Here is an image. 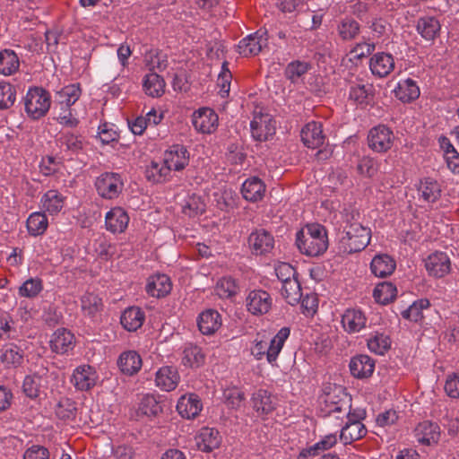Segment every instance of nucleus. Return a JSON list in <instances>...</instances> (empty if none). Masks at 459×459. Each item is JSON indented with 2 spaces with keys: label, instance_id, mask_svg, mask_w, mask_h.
Returning a JSON list of instances; mask_svg holds the SVG:
<instances>
[{
  "label": "nucleus",
  "instance_id": "f257e3e1",
  "mask_svg": "<svg viewBox=\"0 0 459 459\" xmlns=\"http://www.w3.org/2000/svg\"><path fill=\"white\" fill-rule=\"evenodd\" d=\"M359 217L355 210L345 215V225L339 239V249L343 253L360 252L370 243L371 230L359 221Z\"/></svg>",
  "mask_w": 459,
  "mask_h": 459
},
{
  "label": "nucleus",
  "instance_id": "f03ea898",
  "mask_svg": "<svg viewBox=\"0 0 459 459\" xmlns=\"http://www.w3.org/2000/svg\"><path fill=\"white\" fill-rule=\"evenodd\" d=\"M296 246L299 250L307 256H318L328 248L326 229L320 224L313 223L296 234Z\"/></svg>",
  "mask_w": 459,
  "mask_h": 459
},
{
  "label": "nucleus",
  "instance_id": "7ed1b4c3",
  "mask_svg": "<svg viewBox=\"0 0 459 459\" xmlns=\"http://www.w3.org/2000/svg\"><path fill=\"white\" fill-rule=\"evenodd\" d=\"M290 330L289 327L281 328L271 340H268L264 335L258 333L253 341V344L250 349L251 354L257 360L264 359L265 356L268 363L274 365L285 342L290 336Z\"/></svg>",
  "mask_w": 459,
  "mask_h": 459
},
{
  "label": "nucleus",
  "instance_id": "20e7f679",
  "mask_svg": "<svg viewBox=\"0 0 459 459\" xmlns=\"http://www.w3.org/2000/svg\"><path fill=\"white\" fill-rule=\"evenodd\" d=\"M342 397L333 392L325 394L320 397V415L322 417L334 416L342 421L346 411L349 409L347 394L341 389L338 390Z\"/></svg>",
  "mask_w": 459,
  "mask_h": 459
},
{
  "label": "nucleus",
  "instance_id": "39448f33",
  "mask_svg": "<svg viewBox=\"0 0 459 459\" xmlns=\"http://www.w3.org/2000/svg\"><path fill=\"white\" fill-rule=\"evenodd\" d=\"M49 93L42 88L30 89L24 98L25 111L32 119L44 117L50 108Z\"/></svg>",
  "mask_w": 459,
  "mask_h": 459
},
{
  "label": "nucleus",
  "instance_id": "423d86ee",
  "mask_svg": "<svg viewBox=\"0 0 459 459\" xmlns=\"http://www.w3.org/2000/svg\"><path fill=\"white\" fill-rule=\"evenodd\" d=\"M394 135L385 125H378L370 129L368 135V147L376 152H386L393 146Z\"/></svg>",
  "mask_w": 459,
  "mask_h": 459
},
{
  "label": "nucleus",
  "instance_id": "0eeeda50",
  "mask_svg": "<svg viewBox=\"0 0 459 459\" xmlns=\"http://www.w3.org/2000/svg\"><path fill=\"white\" fill-rule=\"evenodd\" d=\"M247 243L253 255H266L274 248L275 241L270 231L264 229H256L250 233Z\"/></svg>",
  "mask_w": 459,
  "mask_h": 459
},
{
  "label": "nucleus",
  "instance_id": "6e6552de",
  "mask_svg": "<svg viewBox=\"0 0 459 459\" xmlns=\"http://www.w3.org/2000/svg\"><path fill=\"white\" fill-rule=\"evenodd\" d=\"M218 115L209 108H201L192 115L194 128L202 134H212L218 127Z\"/></svg>",
  "mask_w": 459,
  "mask_h": 459
},
{
  "label": "nucleus",
  "instance_id": "1a4fd4ad",
  "mask_svg": "<svg viewBox=\"0 0 459 459\" xmlns=\"http://www.w3.org/2000/svg\"><path fill=\"white\" fill-rule=\"evenodd\" d=\"M163 162L171 172L180 171L189 163V152L181 144H173L163 154Z\"/></svg>",
  "mask_w": 459,
  "mask_h": 459
},
{
  "label": "nucleus",
  "instance_id": "9d476101",
  "mask_svg": "<svg viewBox=\"0 0 459 459\" xmlns=\"http://www.w3.org/2000/svg\"><path fill=\"white\" fill-rule=\"evenodd\" d=\"M275 122L268 114L255 115L250 123L252 137L258 142L267 141L275 134Z\"/></svg>",
  "mask_w": 459,
  "mask_h": 459
},
{
  "label": "nucleus",
  "instance_id": "9b49d317",
  "mask_svg": "<svg viewBox=\"0 0 459 459\" xmlns=\"http://www.w3.org/2000/svg\"><path fill=\"white\" fill-rule=\"evenodd\" d=\"M425 268L430 276L443 278L451 271L450 257L445 252H434L425 260Z\"/></svg>",
  "mask_w": 459,
  "mask_h": 459
},
{
  "label": "nucleus",
  "instance_id": "f8f14e48",
  "mask_svg": "<svg viewBox=\"0 0 459 459\" xmlns=\"http://www.w3.org/2000/svg\"><path fill=\"white\" fill-rule=\"evenodd\" d=\"M265 30H259L256 32L242 39L238 45V52L244 56H256L263 48L267 46L268 39Z\"/></svg>",
  "mask_w": 459,
  "mask_h": 459
},
{
  "label": "nucleus",
  "instance_id": "ddd939ff",
  "mask_svg": "<svg viewBox=\"0 0 459 459\" xmlns=\"http://www.w3.org/2000/svg\"><path fill=\"white\" fill-rule=\"evenodd\" d=\"M272 298L270 294L263 290L250 291L246 299L247 310L255 315L261 316L269 312L272 307Z\"/></svg>",
  "mask_w": 459,
  "mask_h": 459
},
{
  "label": "nucleus",
  "instance_id": "4468645a",
  "mask_svg": "<svg viewBox=\"0 0 459 459\" xmlns=\"http://www.w3.org/2000/svg\"><path fill=\"white\" fill-rule=\"evenodd\" d=\"M373 85L364 82L362 79L356 78L349 86V100L357 105L366 106L373 99Z\"/></svg>",
  "mask_w": 459,
  "mask_h": 459
},
{
  "label": "nucleus",
  "instance_id": "2eb2a0df",
  "mask_svg": "<svg viewBox=\"0 0 459 459\" xmlns=\"http://www.w3.org/2000/svg\"><path fill=\"white\" fill-rule=\"evenodd\" d=\"M71 382L77 390L88 391L97 382V373L90 365L78 366L72 375Z\"/></svg>",
  "mask_w": 459,
  "mask_h": 459
},
{
  "label": "nucleus",
  "instance_id": "dca6fc26",
  "mask_svg": "<svg viewBox=\"0 0 459 459\" xmlns=\"http://www.w3.org/2000/svg\"><path fill=\"white\" fill-rule=\"evenodd\" d=\"M394 67V56L385 52L376 53L369 60V69L372 74L379 78L388 76Z\"/></svg>",
  "mask_w": 459,
  "mask_h": 459
},
{
  "label": "nucleus",
  "instance_id": "f3484780",
  "mask_svg": "<svg viewBox=\"0 0 459 459\" xmlns=\"http://www.w3.org/2000/svg\"><path fill=\"white\" fill-rule=\"evenodd\" d=\"M177 411L182 418L191 420L197 417L203 409L200 397L195 394L182 395L177 403Z\"/></svg>",
  "mask_w": 459,
  "mask_h": 459
},
{
  "label": "nucleus",
  "instance_id": "a211bd4d",
  "mask_svg": "<svg viewBox=\"0 0 459 459\" xmlns=\"http://www.w3.org/2000/svg\"><path fill=\"white\" fill-rule=\"evenodd\" d=\"M172 290V282L170 278L166 274H154L148 278L145 286L146 292L157 299L164 298L170 293Z\"/></svg>",
  "mask_w": 459,
  "mask_h": 459
},
{
  "label": "nucleus",
  "instance_id": "6ab92c4d",
  "mask_svg": "<svg viewBox=\"0 0 459 459\" xmlns=\"http://www.w3.org/2000/svg\"><path fill=\"white\" fill-rule=\"evenodd\" d=\"M301 140L307 148L316 149L324 144L325 134H323L320 122H308L301 130Z\"/></svg>",
  "mask_w": 459,
  "mask_h": 459
},
{
  "label": "nucleus",
  "instance_id": "aec40b11",
  "mask_svg": "<svg viewBox=\"0 0 459 459\" xmlns=\"http://www.w3.org/2000/svg\"><path fill=\"white\" fill-rule=\"evenodd\" d=\"M342 325L348 333H357L366 328L367 317L360 309L349 308L342 316Z\"/></svg>",
  "mask_w": 459,
  "mask_h": 459
},
{
  "label": "nucleus",
  "instance_id": "412c9836",
  "mask_svg": "<svg viewBox=\"0 0 459 459\" xmlns=\"http://www.w3.org/2000/svg\"><path fill=\"white\" fill-rule=\"evenodd\" d=\"M161 412L162 407L156 397L152 394H146L140 398L135 410V417L137 420H143L144 418L152 420Z\"/></svg>",
  "mask_w": 459,
  "mask_h": 459
},
{
  "label": "nucleus",
  "instance_id": "4be33fe9",
  "mask_svg": "<svg viewBox=\"0 0 459 459\" xmlns=\"http://www.w3.org/2000/svg\"><path fill=\"white\" fill-rule=\"evenodd\" d=\"M414 436L417 442L430 446L437 443L440 437V429L437 423L425 420L416 426Z\"/></svg>",
  "mask_w": 459,
  "mask_h": 459
},
{
  "label": "nucleus",
  "instance_id": "5701e85b",
  "mask_svg": "<svg viewBox=\"0 0 459 459\" xmlns=\"http://www.w3.org/2000/svg\"><path fill=\"white\" fill-rule=\"evenodd\" d=\"M221 442L220 432L214 428H202L195 437V443L202 452H211L218 448Z\"/></svg>",
  "mask_w": 459,
  "mask_h": 459
},
{
  "label": "nucleus",
  "instance_id": "b1692460",
  "mask_svg": "<svg viewBox=\"0 0 459 459\" xmlns=\"http://www.w3.org/2000/svg\"><path fill=\"white\" fill-rule=\"evenodd\" d=\"M350 370L356 378L369 377L375 369V360L368 355L359 354L351 358Z\"/></svg>",
  "mask_w": 459,
  "mask_h": 459
},
{
  "label": "nucleus",
  "instance_id": "393cba45",
  "mask_svg": "<svg viewBox=\"0 0 459 459\" xmlns=\"http://www.w3.org/2000/svg\"><path fill=\"white\" fill-rule=\"evenodd\" d=\"M221 316L217 310L207 309L197 317L199 331L205 335L213 334L221 326Z\"/></svg>",
  "mask_w": 459,
  "mask_h": 459
},
{
  "label": "nucleus",
  "instance_id": "a878e982",
  "mask_svg": "<svg viewBox=\"0 0 459 459\" xmlns=\"http://www.w3.org/2000/svg\"><path fill=\"white\" fill-rule=\"evenodd\" d=\"M74 347V335L65 328L55 331L50 340V348L53 352L65 354Z\"/></svg>",
  "mask_w": 459,
  "mask_h": 459
},
{
  "label": "nucleus",
  "instance_id": "bb28decb",
  "mask_svg": "<svg viewBox=\"0 0 459 459\" xmlns=\"http://www.w3.org/2000/svg\"><path fill=\"white\" fill-rule=\"evenodd\" d=\"M143 365L141 356L135 351H127L120 354L117 366L123 375L132 377L139 372Z\"/></svg>",
  "mask_w": 459,
  "mask_h": 459
},
{
  "label": "nucleus",
  "instance_id": "cd10ccee",
  "mask_svg": "<svg viewBox=\"0 0 459 459\" xmlns=\"http://www.w3.org/2000/svg\"><path fill=\"white\" fill-rule=\"evenodd\" d=\"M396 267L394 259L387 254H379L374 256L370 263L372 273L379 278L391 275Z\"/></svg>",
  "mask_w": 459,
  "mask_h": 459
},
{
  "label": "nucleus",
  "instance_id": "c85d7f7f",
  "mask_svg": "<svg viewBox=\"0 0 459 459\" xmlns=\"http://www.w3.org/2000/svg\"><path fill=\"white\" fill-rule=\"evenodd\" d=\"M394 96L403 103H410L420 97V91L417 82L407 78L401 80L394 90Z\"/></svg>",
  "mask_w": 459,
  "mask_h": 459
},
{
  "label": "nucleus",
  "instance_id": "c756f323",
  "mask_svg": "<svg viewBox=\"0 0 459 459\" xmlns=\"http://www.w3.org/2000/svg\"><path fill=\"white\" fill-rule=\"evenodd\" d=\"M252 404L258 415H268L275 409V398L267 390L259 389L252 395Z\"/></svg>",
  "mask_w": 459,
  "mask_h": 459
},
{
  "label": "nucleus",
  "instance_id": "7c9ffc66",
  "mask_svg": "<svg viewBox=\"0 0 459 459\" xmlns=\"http://www.w3.org/2000/svg\"><path fill=\"white\" fill-rule=\"evenodd\" d=\"M243 197L249 202L262 200L265 193L264 183L257 177H251L245 180L241 186Z\"/></svg>",
  "mask_w": 459,
  "mask_h": 459
},
{
  "label": "nucleus",
  "instance_id": "2f4dec72",
  "mask_svg": "<svg viewBox=\"0 0 459 459\" xmlns=\"http://www.w3.org/2000/svg\"><path fill=\"white\" fill-rule=\"evenodd\" d=\"M416 30L424 39L433 41L439 35L441 25L436 17L424 16L418 19Z\"/></svg>",
  "mask_w": 459,
  "mask_h": 459
},
{
  "label": "nucleus",
  "instance_id": "473e14b6",
  "mask_svg": "<svg viewBox=\"0 0 459 459\" xmlns=\"http://www.w3.org/2000/svg\"><path fill=\"white\" fill-rule=\"evenodd\" d=\"M179 378L177 369L173 367L167 366L160 368L157 371L155 383L161 390L169 392L177 387Z\"/></svg>",
  "mask_w": 459,
  "mask_h": 459
},
{
  "label": "nucleus",
  "instance_id": "72a5a7b5",
  "mask_svg": "<svg viewBox=\"0 0 459 459\" xmlns=\"http://www.w3.org/2000/svg\"><path fill=\"white\" fill-rule=\"evenodd\" d=\"M145 319L144 312L138 307L126 308L120 316V324L128 332H135Z\"/></svg>",
  "mask_w": 459,
  "mask_h": 459
},
{
  "label": "nucleus",
  "instance_id": "f704fd0d",
  "mask_svg": "<svg viewBox=\"0 0 459 459\" xmlns=\"http://www.w3.org/2000/svg\"><path fill=\"white\" fill-rule=\"evenodd\" d=\"M311 68L312 65L310 62L293 60L286 65L284 76L290 81L291 83H299Z\"/></svg>",
  "mask_w": 459,
  "mask_h": 459
},
{
  "label": "nucleus",
  "instance_id": "c9c22d12",
  "mask_svg": "<svg viewBox=\"0 0 459 459\" xmlns=\"http://www.w3.org/2000/svg\"><path fill=\"white\" fill-rule=\"evenodd\" d=\"M166 82L157 73L147 74L143 78V87L145 93L152 98H158L165 92Z\"/></svg>",
  "mask_w": 459,
  "mask_h": 459
},
{
  "label": "nucleus",
  "instance_id": "e433bc0d",
  "mask_svg": "<svg viewBox=\"0 0 459 459\" xmlns=\"http://www.w3.org/2000/svg\"><path fill=\"white\" fill-rule=\"evenodd\" d=\"M20 67V59L17 54L9 48L0 51V74L4 76L14 74Z\"/></svg>",
  "mask_w": 459,
  "mask_h": 459
},
{
  "label": "nucleus",
  "instance_id": "4c0bfd02",
  "mask_svg": "<svg viewBox=\"0 0 459 459\" xmlns=\"http://www.w3.org/2000/svg\"><path fill=\"white\" fill-rule=\"evenodd\" d=\"M368 429L362 422L344 424L341 429L340 439L344 445H350L364 437Z\"/></svg>",
  "mask_w": 459,
  "mask_h": 459
},
{
  "label": "nucleus",
  "instance_id": "58836bf2",
  "mask_svg": "<svg viewBox=\"0 0 459 459\" xmlns=\"http://www.w3.org/2000/svg\"><path fill=\"white\" fill-rule=\"evenodd\" d=\"M64 196L57 190H48L40 199L42 208L51 215L57 214L64 206Z\"/></svg>",
  "mask_w": 459,
  "mask_h": 459
},
{
  "label": "nucleus",
  "instance_id": "ea45409f",
  "mask_svg": "<svg viewBox=\"0 0 459 459\" xmlns=\"http://www.w3.org/2000/svg\"><path fill=\"white\" fill-rule=\"evenodd\" d=\"M367 346L371 352L384 355L391 348V339L385 333L377 331L368 338Z\"/></svg>",
  "mask_w": 459,
  "mask_h": 459
},
{
  "label": "nucleus",
  "instance_id": "a19ab883",
  "mask_svg": "<svg viewBox=\"0 0 459 459\" xmlns=\"http://www.w3.org/2000/svg\"><path fill=\"white\" fill-rule=\"evenodd\" d=\"M430 306V301L428 299H417L402 312V316L411 322L421 323L424 319V311L429 309Z\"/></svg>",
  "mask_w": 459,
  "mask_h": 459
},
{
  "label": "nucleus",
  "instance_id": "79ce46f5",
  "mask_svg": "<svg viewBox=\"0 0 459 459\" xmlns=\"http://www.w3.org/2000/svg\"><path fill=\"white\" fill-rule=\"evenodd\" d=\"M336 30L341 39L349 41L354 39L359 35L360 25L354 19L345 17L339 22Z\"/></svg>",
  "mask_w": 459,
  "mask_h": 459
},
{
  "label": "nucleus",
  "instance_id": "37998d69",
  "mask_svg": "<svg viewBox=\"0 0 459 459\" xmlns=\"http://www.w3.org/2000/svg\"><path fill=\"white\" fill-rule=\"evenodd\" d=\"M397 295L396 287L390 281L378 283L373 291L375 300L382 305H386L394 300Z\"/></svg>",
  "mask_w": 459,
  "mask_h": 459
},
{
  "label": "nucleus",
  "instance_id": "c03bdc74",
  "mask_svg": "<svg viewBox=\"0 0 459 459\" xmlns=\"http://www.w3.org/2000/svg\"><path fill=\"white\" fill-rule=\"evenodd\" d=\"M281 292L284 299L291 306L299 303L303 293L299 280L287 281L281 285Z\"/></svg>",
  "mask_w": 459,
  "mask_h": 459
},
{
  "label": "nucleus",
  "instance_id": "a18cd8bd",
  "mask_svg": "<svg viewBox=\"0 0 459 459\" xmlns=\"http://www.w3.org/2000/svg\"><path fill=\"white\" fill-rule=\"evenodd\" d=\"M95 186L98 194L107 199H111L115 194V174L105 172L97 178Z\"/></svg>",
  "mask_w": 459,
  "mask_h": 459
},
{
  "label": "nucleus",
  "instance_id": "49530a36",
  "mask_svg": "<svg viewBox=\"0 0 459 459\" xmlns=\"http://www.w3.org/2000/svg\"><path fill=\"white\" fill-rule=\"evenodd\" d=\"M1 361L7 367H18L23 361V351L17 345L10 344L1 349Z\"/></svg>",
  "mask_w": 459,
  "mask_h": 459
},
{
  "label": "nucleus",
  "instance_id": "de8ad7c7",
  "mask_svg": "<svg viewBox=\"0 0 459 459\" xmlns=\"http://www.w3.org/2000/svg\"><path fill=\"white\" fill-rule=\"evenodd\" d=\"M48 226V218L44 212H33L27 219V230L31 236L42 235L47 230Z\"/></svg>",
  "mask_w": 459,
  "mask_h": 459
},
{
  "label": "nucleus",
  "instance_id": "09e8293b",
  "mask_svg": "<svg viewBox=\"0 0 459 459\" xmlns=\"http://www.w3.org/2000/svg\"><path fill=\"white\" fill-rule=\"evenodd\" d=\"M144 64L151 73H155L154 70L160 72L165 70L168 61L166 56L162 55L160 50L150 49L144 54Z\"/></svg>",
  "mask_w": 459,
  "mask_h": 459
},
{
  "label": "nucleus",
  "instance_id": "8fccbe9b",
  "mask_svg": "<svg viewBox=\"0 0 459 459\" xmlns=\"http://www.w3.org/2000/svg\"><path fill=\"white\" fill-rule=\"evenodd\" d=\"M239 291V287L235 279L223 277L220 279L215 286V293L221 299H231Z\"/></svg>",
  "mask_w": 459,
  "mask_h": 459
},
{
  "label": "nucleus",
  "instance_id": "3c124183",
  "mask_svg": "<svg viewBox=\"0 0 459 459\" xmlns=\"http://www.w3.org/2000/svg\"><path fill=\"white\" fill-rule=\"evenodd\" d=\"M146 178L152 183H161L169 179L170 171L164 164H160L156 161H152L145 169Z\"/></svg>",
  "mask_w": 459,
  "mask_h": 459
},
{
  "label": "nucleus",
  "instance_id": "603ef678",
  "mask_svg": "<svg viewBox=\"0 0 459 459\" xmlns=\"http://www.w3.org/2000/svg\"><path fill=\"white\" fill-rule=\"evenodd\" d=\"M419 190L421 193L422 198L429 203L436 202L441 194L439 184L430 178H425L424 181L420 182Z\"/></svg>",
  "mask_w": 459,
  "mask_h": 459
},
{
  "label": "nucleus",
  "instance_id": "864d4df0",
  "mask_svg": "<svg viewBox=\"0 0 459 459\" xmlns=\"http://www.w3.org/2000/svg\"><path fill=\"white\" fill-rule=\"evenodd\" d=\"M183 363L191 368H198L204 361V355L202 349L196 345L188 344L183 351Z\"/></svg>",
  "mask_w": 459,
  "mask_h": 459
},
{
  "label": "nucleus",
  "instance_id": "5fc2aeb1",
  "mask_svg": "<svg viewBox=\"0 0 459 459\" xmlns=\"http://www.w3.org/2000/svg\"><path fill=\"white\" fill-rule=\"evenodd\" d=\"M83 313L91 317L94 316L102 308V301L97 295L86 293L81 299Z\"/></svg>",
  "mask_w": 459,
  "mask_h": 459
},
{
  "label": "nucleus",
  "instance_id": "6e6d98bb",
  "mask_svg": "<svg viewBox=\"0 0 459 459\" xmlns=\"http://www.w3.org/2000/svg\"><path fill=\"white\" fill-rule=\"evenodd\" d=\"M77 411L76 403L69 398H62L56 408V415L64 420H74Z\"/></svg>",
  "mask_w": 459,
  "mask_h": 459
},
{
  "label": "nucleus",
  "instance_id": "4d7b16f0",
  "mask_svg": "<svg viewBox=\"0 0 459 459\" xmlns=\"http://www.w3.org/2000/svg\"><path fill=\"white\" fill-rule=\"evenodd\" d=\"M42 377L38 374L26 376L23 384L22 390L26 396L35 399L39 396L41 387Z\"/></svg>",
  "mask_w": 459,
  "mask_h": 459
},
{
  "label": "nucleus",
  "instance_id": "13d9d810",
  "mask_svg": "<svg viewBox=\"0 0 459 459\" xmlns=\"http://www.w3.org/2000/svg\"><path fill=\"white\" fill-rule=\"evenodd\" d=\"M81 88L79 84H70L64 87L58 91V98L61 104H65L66 107L74 105L81 96Z\"/></svg>",
  "mask_w": 459,
  "mask_h": 459
},
{
  "label": "nucleus",
  "instance_id": "bf43d9fd",
  "mask_svg": "<svg viewBox=\"0 0 459 459\" xmlns=\"http://www.w3.org/2000/svg\"><path fill=\"white\" fill-rule=\"evenodd\" d=\"M42 281L39 278H30L25 281L19 288V295L24 298H35L42 290Z\"/></svg>",
  "mask_w": 459,
  "mask_h": 459
},
{
  "label": "nucleus",
  "instance_id": "052dcab7",
  "mask_svg": "<svg viewBox=\"0 0 459 459\" xmlns=\"http://www.w3.org/2000/svg\"><path fill=\"white\" fill-rule=\"evenodd\" d=\"M15 88L8 82H0V109L11 108L15 101Z\"/></svg>",
  "mask_w": 459,
  "mask_h": 459
},
{
  "label": "nucleus",
  "instance_id": "680f3d73",
  "mask_svg": "<svg viewBox=\"0 0 459 459\" xmlns=\"http://www.w3.org/2000/svg\"><path fill=\"white\" fill-rule=\"evenodd\" d=\"M357 170L364 177L373 178L378 171V163L374 158L364 156L359 160Z\"/></svg>",
  "mask_w": 459,
  "mask_h": 459
},
{
  "label": "nucleus",
  "instance_id": "e2e57ef3",
  "mask_svg": "<svg viewBox=\"0 0 459 459\" xmlns=\"http://www.w3.org/2000/svg\"><path fill=\"white\" fill-rule=\"evenodd\" d=\"M205 204L200 196L193 195L189 197L183 206V212L190 217L202 214L205 212Z\"/></svg>",
  "mask_w": 459,
  "mask_h": 459
},
{
  "label": "nucleus",
  "instance_id": "0e129e2a",
  "mask_svg": "<svg viewBox=\"0 0 459 459\" xmlns=\"http://www.w3.org/2000/svg\"><path fill=\"white\" fill-rule=\"evenodd\" d=\"M57 141L60 143L61 148L65 147L66 151L77 152L82 149V141L81 136L71 133L62 134Z\"/></svg>",
  "mask_w": 459,
  "mask_h": 459
},
{
  "label": "nucleus",
  "instance_id": "69168bd1",
  "mask_svg": "<svg viewBox=\"0 0 459 459\" xmlns=\"http://www.w3.org/2000/svg\"><path fill=\"white\" fill-rule=\"evenodd\" d=\"M228 65V62H223L221 71L217 80V85L220 87V92L221 97L223 98L229 95L230 90V82L232 78L231 73Z\"/></svg>",
  "mask_w": 459,
  "mask_h": 459
},
{
  "label": "nucleus",
  "instance_id": "338daca9",
  "mask_svg": "<svg viewBox=\"0 0 459 459\" xmlns=\"http://www.w3.org/2000/svg\"><path fill=\"white\" fill-rule=\"evenodd\" d=\"M15 323L10 316H0V339H13L17 335Z\"/></svg>",
  "mask_w": 459,
  "mask_h": 459
},
{
  "label": "nucleus",
  "instance_id": "774afa93",
  "mask_svg": "<svg viewBox=\"0 0 459 459\" xmlns=\"http://www.w3.org/2000/svg\"><path fill=\"white\" fill-rule=\"evenodd\" d=\"M445 391L449 397L459 398V373L447 376Z\"/></svg>",
  "mask_w": 459,
  "mask_h": 459
}]
</instances>
